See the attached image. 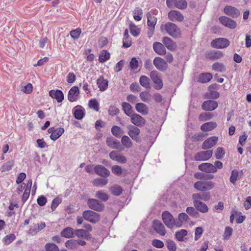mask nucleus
I'll return each mask as SVG.
<instances>
[{"mask_svg":"<svg viewBox=\"0 0 251 251\" xmlns=\"http://www.w3.org/2000/svg\"><path fill=\"white\" fill-rule=\"evenodd\" d=\"M161 29L164 30L170 36L174 38H179L181 35L180 29L174 23L168 22L161 26Z\"/></svg>","mask_w":251,"mask_h":251,"instance_id":"nucleus-1","label":"nucleus"},{"mask_svg":"<svg viewBox=\"0 0 251 251\" xmlns=\"http://www.w3.org/2000/svg\"><path fill=\"white\" fill-rule=\"evenodd\" d=\"M215 183L211 181H198L195 183L194 187L201 191H206L212 189L215 186Z\"/></svg>","mask_w":251,"mask_h":251,"instance_id":"nucleus-2","label":"nucleus"},{"mask_svg":"<svg viewBox=\"0 0 251 251\" xmlns=\"http://www.w3.org/2000/svg\"><path fill=\"white\" fill-rule=\"evenodd\" d=\"M82 216L86 220L93 224L98 223L100 219V214L90 210L84 211Z\"/></svg>","mask_w":251,"mask_h":251,"instance_id":"nucleus-3","label":"nucleus"},{"mask_svg":"<svg viewBox=\"0 0 251 251\" xmlns=\"http://www.w3.org/2000/svg\"><path fill=\"white\" fill-rule=\"evenodd\" d=\"M87 203L90 209L95 211L101 212L104 209V205L96 199H88Z\"/></svg>","mask_w":251,"mask_h":251,"instance_id":"nucleus-4","label":"nucleus"},{"mask_svg":"<svg viewBox=\"0 0 251 251\" xmlns=\"http://www.w3.org/2000/svg\"><path fill=\"white\" fill-rule=\"evenodd\" d=\"M162 218L164 224L169 228H172L175 225V220L173 215L168 211L162 214Z\"/></svg>","mask_w":251,"mask_h":251,"instance_id":"nucleus-5","label":"nucleus"},{"mask_svg":"<svg viewBox=\"0 0 251 251\" xmlns=\"http://www.w3.org/2000/svg\"><path fill=\"white\" fill-rule=\"evenodd\" d=\"M229 41L225 38H219L213 40L211 43V46L216 49H224L229 45Z\"/></svg>","mask_w":251,"mask_h":251,"instance_id":"nucleus-6","label":"nucleus"},{"mask_svg":"<svg viewBox=\"0 0 251 251\" xmlns=\"http://www.w3.org/2000/svg\"><path fill=\"white\" fill-rule=\"evenodd\" d=\"M153 65L155 68L161 72L165 71L168 68L166 61L159 57H156L153 60Z\"/></svg>","mask_w":251,"mask_h":251,"instance_id":"nucleus-7","label":"nucleus"},{"mask_svg":"<svg viewBox=\"0 0 251 251\" xmlns=\"http://www.w3.org/2000/svg\"><path fill=\"white\" fill-rule=\"evenodd\" d=\"M212 151L207 150L206 151H201L197 152L194 156V159L196 161H204L207 160L212 155Z\"/></svg>","mask_w":251,"mask_h":251,"instance_id":"nucleus-8","label":"nucleus"},{"mask_svg":"<svg viewBox=\"0 0 251 251\" xmlns=\"http://www.w3.org/2000/svg\"><path fill=\"white\" fill-rule=\"evenodd\" d=\"M150 76L152 81L156 84L155 88L157 90L161 89L163 87V82L157 71H151Z\"/></svg>","mask_w":251,"mask_h":251,"instance_id":"nucleus-9","label":"nucleus"},{"mask_svg":"<svg viewBox=\"0 0 251 251\" xmlns=\"http://www.w3.org/2000/svg\"><path fill=\"white\" fill-rule=\"evenodd\" d=\"M109 157L112 160L120 163L125 164L127 162L126 157L117 151H113L109 153Z\"/></svg>","mask_w":251,"mask_h":251,"instance_id":"nucleus-10","label":"nucleus"},{"mask_svg":"<svg viewBox=\"0 0 251 251\" xmlns=\"http://www.w3.org/2000/svg\"><path fill=\"white\" fill-rule=\"evenodd\" d=\"M130 117L131 122L137 126L142 127L146 123L145 119L138 114L134 113Z\"/></svg>","mask_w":251,"mask_h":251,"instance_id":"nucleus-11","label":"nucleus"},{"mask_svg":"<svg viewBox=\"0 0 251 251\" xmlns=\"http://www.w3.org/2000/svg\"><path fill=\"white\" fill-rule=\"evenodd\" d=\"M219 20L221 24L228 28L234 29L236 26V22L227 17L221 16L219 18Z\"/></svg>","mask_w":251,"mask_h":251,"instance_id":"nucleus-12","label":"nucleus"},{"mask_svg":"<svg viewBox=\"0 0 251 251\" xmlns=\"http://www.w3.org/2000/svg\"><path fill=\"white\" fill-rule=\"evenodd\" d=\"M218 106V103L216 101L207 100L203 102L201 108L203 110L212 111L216 109Z\"/></svg>","mask_w":251,"mask_h":251,"instance_id":"nucleus-13","label":"nucleus"},{"mask_svg":"<svg viewBox=\"0 0 251 251\" xmlns=\"http://www.w3.org/2000/svg\"><path fill=\"white\" fill-rule=\"evenodd\" d=\"M218 85L216 83L211 84L208 87V92L207 93V98L210 99H216L220 96V94L217 92Z\"/></svg>","mask_w":251,"mask_h":251,"instance_id":"nucleus-14","label":"nucleus"},{"mask_svg":"<svg viewBox=\"0 0 251 251\" xmlns=\"http://www.w3.org/2000/svg\"><path fill=\"white\" fill-rule=\"evenodd\" d=\"M169 19L172 22H182L184 20V16L178 11L172 10L168 14Z\"/></svg>","mask_w":251,"mask_h":251,"instance_id":"nucleus-15","label":"nucleus"},{"mask_svg":"<svg viewBox=\"0 0 251 251\" xmlns=\"http://www.w3.org/2000/svg\"><path fill=\"white\" fill-rule=\"evenodd\" d=\"M162 42L165 47L170 51H175L177 49V45L171 38L168 37H164L162 39Z\"/></svg>","mask_w":251,"mask_h":251,"instance_id":"nucleus-16","label":"nucleus"},{"mask_svg":"<svg viewBox=\"0 0 251 251\" xmlns=\"http://www.w3.org/2000/svg\"><path fill=\"white\" fill-rule=\"evenodd\" d=\"M127 128L129 129L128 134L129 136L133 140H135L136 142H139L140 141V138L138 137V135L140 133V129L133 126H129L127 127Z\"/></svg>","mask_w":251,"mask_h":251,"instance_id":"nucleus-17","label":"nucleus"},{"mask_svg":"<svg viewBox=\"0 0 251 251\" xmlns=\"http://www.w3.org/2000/svg\"><path fill=\"white\" fill-rule=\"evenodd\" d=\"M79 94V90L77 86L72 87L69 91L68 94V99L70 102L76 101Z\"/></svg>","mask_w":251,"mask_h":251,"instance_id":"nucleus-18","label":"nucleus"},{"mask_svg":"<svg viewBox=\"0 0 251 251\" xmlns=\"http://www.w3.org/2000/svg\"><path fill=\"white\" fill-rule=\"evenodd\" d=\"M154 230L160 235L164 236L166 233L165 227L163 224L159 220H154L153 222Z\"/></svg>","mask_w":251,"mask_h":251,"instance_id":"nucleus-19","label":"nucleus"},{"mask_svg":"<svg viewBox=\"0 0 251 251\" xmlns=\"http://www.w3.org/2000/svg\"><path fill=\"white\" fill-rule=\"evenodd\" d=\"M94 171L98 175L103 177H107L110 174V171L101 165H96L94 168Z\"/></svg>","mask_w":251,"mask_h":251,"instance_id":"nucleus-20","label":"nucleus"},{"mask_svg":"<svg viewBox=\"0 0 251 251\" xmlns=\"http://www.w3.org/2000/svg\"><path fill=\"white\" fill-rule=\"evenodd\" d=\"M225 13L233 18H237L240 15V12L236 8L231 6H226L224 9Z\"/></svg>","mask_w":251,"mask_h":251,"instance_id":"nucleus-21","label":"nucleus"},{"mask_svg":"<svg viewBox=\"0 0 251 251\" xmlns=\"http://www.w3.org/2000/svg\"><path fill=\"white\" fill-rule=\"evenodd\" d=\"M46 226V224L42 222L39 224H33L28 231V233L31 235H36L40 230L44 228Z\"/></svg>","mask_w":251,"mask_h":251,"instance_id":"nucleus-22","label":"nucleus"},{"mask_svg":"<svg viewBox=\"0 0 251 251\" xmlns=\"http://www.w3.org/2000/svg\"><path fill=\"white\" fill-rule=\"evenodd\" d=\"M199 169L206 173H215L217 171L216 167L209 163H203L199 165Z\"/></svg>","mask_w":251,"mask_h":251,"instance_id":"nucleus-23","label":"nucleus"},{"mask_svg":"<svg viewBox=\"0 0 251 251\" xmlns=\"http://www.w3.org/2000/svg\"><path fill=\"white\" fill-rule=\"evenodd\" d=\"M218 140V137L216 136H212L208 138L202 143V148L204 150H206L212 148L216 145Z\"/></svg>","mask_w":251,"mask_h":251,"instance_id":"nucleus-24","label":"nucleus"},{"mask_svg":"<svg viewBox=\"0 0 251 251\" xmlns=\"http://www.w3.org/2000/svg\"><path fill=\"white\" fill-rule=\"evenodd\" d=\"M223 53L220 50H210L206 53L205 56L210 60H217L223 56Z\"/></svg>","mask_w":251,"mask_h":251,"instance_id":"nucleus-25","label":"nucleus"},{"mask_svg":"<svg viewBox=\"0 0 251 251\" xmlns=\"http://www.w3.org/2000/svg\"><path fill=\"white\" fill-rule=\"evenodd\" d=\"M107 146L112 149H119L120 143L112 136L107 137L106 140Z\"/></svg>","mask_w":251,"mask_h":251,"instance_id":"nucleus-26","label":"nucleus"},{"mask_svg":"<svg viewBox=\"0 0 251 251\" xmlns=\"http://www.w3.org/2000/svg\"><path fill=\"white\" fill-rule=\"evenodd\" d=\"M49 95L52 98L55 99L58 102H61L64 100V94L61 90H51L50 91Z\"/></svg>","mask_w":251,"mask_h":251,"instance_id":"nucleus-27","label":"nucleus"},{"mask_svg":"<svg viewBox=\"0 0 251 251\" xmlns=\"http://www.w3.org/2000/svg\"><path fill=\"white\" fill-rule=\"evenodd\" d=\"M193 201H199V200L204 201H207L210 199V195L209 192H203L201 193H194L192 195Z\"/></svg>","mask_w":251,"mask_h":251,"instance_id":"nucleus-28","label":"nucleus"},{"mask_svg":"<svg viewBox=\"0 0 251 251\" xmlns=\"http://www.w3.org/2000/svg\"><path fill=\"white\" fill-rule=\"evenodd\" d=\"M73 111L74 117L77 120H81L84 116V109L80 105L75 106Z\"/></svg>","mask_w":251,"mask_h":251,"instance_id":"nucleus-29","label":"nucleus"},{"mask_svg":"<svg viewBox=\"0 0 251 251\" xmlns=\"http://www.w3.org/2000/svg\"><path fill=\"white\" fill-rule=\"evenodd\" d=\"M193 204L196 209L201 213H206L208 211V207L204 202L200 201H193Z\"/></svg>","mask_w":251,"mask_h":251,"instance_id":"nucleus-30","label":"nucleus"},{"mask_svg":"<svg viewBox=\"0 0 251 251\" xmlns=\"http://www.w3.org/2000/svg\"><path fill=\"white\" fill-rule=\"evenodd\" d=\"M153 49L154 51L159 55H164L166 52L164 44L158 42H155L153 43Z\"/></svg>","mask_w":251,"mask_h":251,"instance_id":"nucleus-31","label":"nucleus"},{"mask_svg":"<svg viewBox=\"0 0 251 251\" xmlns=\"http://www.w3.org/2000/svg\"><path fill=\"white\" fill-rule=\"evenodd\" d=\"M135 109L136 111L143 115H146L149 113V108L146 104L141 102L136 104Z\"/></svg>","mask_w":251,"mask_h":251,"instance_id":"nucleus-32","label":"nucleus"},{"mask_svg":"<svg viewBox=\"0 0 251 251\" xmlns=\"http://www.w3.org/2000/svg\"><path fill=\"white\" fill-rule=\"evenodd\" d=\"M212 78V75L209 73H203L201 74L198 77V81L200 83H205L210 81Z\"/></svg>","mask_w":251,"mask_h":251,"instance_id":"nucleus-33","label":"nucleus"},{"mask_svg":"<svg viewBox=\"0 0 251 251\" xmlns=\"http://www.w3.org/2000/svg\"><path fill=\"white\" fill-rule=\"evenodd\" d=\"M217 126V124L216 122H210L202 125L201 129L203 131H209L215 128Z\"/></svg>","mask_w":251,"mask_h":251,"instance_id":"nucleus-34","label":"nucleus"},{"mask_svg":"<svg viewBox=\"0 0 251 251\" xmlns=\"http://www.w3.org/2000/svg\"><path fill=\"white\" fill-rule=\"evenodd\" d=\"M74 230L73 228L67 227L63 229L61 232L62 237L66 238H71L74 237Z\"/></svg>","mask_w":251,"mask_h":251,"instance_id":"nucleus-35","label":"nucleus"},{"mask_svg":"<svg viewBox=\"0 0 251 251\" xmlns=\"http://www.w3.org/2000/svg\"><path fill=\"white\" fill-rule=\"evenodd\" d=\"M97 85L101 91H104L108 87V82L106 79H104L102 76L100 77L97 81Z\"/></svg>","mask_w":251,"mask_h":251,"instance_id":"nucleus-36","label":"nucleus"},{"mask_svg":"<svg viewBox=\"0 0 251 251\" xmlns=\"http://www.w3.org/2000/svg\"><path fill=\"white\" fill-rule=\"evenodd\" d=\"M122 109L125 113L127 116L130 117L133 113V110L131 105L126 102H123L122 103Z\"/></svg>","mask_w":251,"mask_h":251,"instance_id":"nucleus-37","label":"nucleus"},{"mask_svg":"<svg viewBox=\"0 0 251 251\" xmlns=\"http://www.w3.org/2000/svg\"><path fill=\"white\" fill-rule=\"evenodd\" d=\"M64 132V129L62 127L55 128L54 133L50 134V138L53 140L55 141L58 139L62 134Z\"/></svg>","mask_w":251,"mask_h":251,"instance_id":"nucleus-38","label":"nucleus"},{"mask_svg":"<svg viewBox=\"0 0 251 251\" xmlns=\"http://www.w3.org/2000/svg\"><path fill=\"white\" fill-rule=\"evenodd\" d=\"M112 172L117 176H126V173L124 172H126V170H123L122 167L119 165H114L111 168Z\"/></svg>","mask_w":251,"mask_h":251,"instance_id":"nucleus-39","label":"nucleus"},{"mask_svg":"<svg viewBox=\"0 0 251 251\" xmlns=\"http://www.w3.org/2000/svg\"><path fill=\"white\" fill-rule=\"evenodd\" d=\"M74 234L79 238L89 239L90 235L85 230L82 229H76L74 230Z\"/></svg>","mask_w":251,"mask_h":251,"instance_id":"nucleus-40","label":"nucleus"},{"mask_svg":"<svg viewBox=\"0 0 251 251\" xmlns=\"http://www.w3.org/2000/svg\"><path fill=\"white\" fill-rule=\"evenodd\" d=\"M108 180L107 178H97L93 181L94 186L97 187H102L108 183Z\"/></svg>","mask_w":251,"mask_h":251,"instance_id":"nucleus-41","label":"nucleus"},{"mask_svg":"<svg viewBox=\"0 0 251 251\" xmlns=\"http://www.w3.org/2000/svg\"><path fill=\"white\" fill-rule=\"evenodd\" d=\"M212 68L215 71L219 72H224L226 70L225 65L220 62L214 63L212 66Z\"/></svg>","mask_w":251,"mask_h":251,"instance_id":"nucleus-42","label":"nucleus"},{"mask_svg":"<svg viewBox=\"0 0 251 251\" xmlns=\"http://www.w3.org/2000/svg\"><path fill=\"white\" fill-rule=\"evenodd\" d=\"M110 57V53L106 50H102L99 55V60L100 63H104Z\"/></svg>","mask_w":251,"mask_h":251,"instance_id":"nucleus-43","label":"nucleus"},{"mask_svg":"<svg viewBox=\"0 0 251 251\" xmlns=\"http://www.w3.org/2000/svg\"><path fill=\"white\" fill-rule=\"evenodd\" d=\"M147 16L148 18L147 24L148 26L151 27H155V25L157 22L156 18L153 16L150 13H148Z\"/></svg>","mask_w":251,"mask_h":251,"instance_id":"nucleus-44","label":"nucleus"},{"mask_svg":"<svg viewBox=\"0 0 251 251\" xmlns=\"http://www.w3.org/2000/svg\"><path fill=\"white\" fill-rule=\"evenodd\" d=\"M95 197L102 201H106L109 199V196L102 191H98L96 193Z\"/></svg>","mask_w":251,"mask_h":251,"instance_id":"nucleus-45","label":"nucleus"},{"mask_svg":"<svg viewBox=\"0 0 251 251\" xmlns=\"http://www.w3.org/2000/svg\"><path fill=\"white\" fill-rule=\"evenodd\" d=\"M214 116V115L211 113L203 112L200 115L199 120L200 121L204 122L211 120Z\"/></svg>","mask_w":251,"mask_h":251,"instance_id":"nucleus-46","label":"nucleus"},{"mask_svg":"<svg viewBox=\"0 0 251 251\" xmlns=\"http://www.w3.org/2000/svg\"><path fill=\"white\" fill-rule=\"evenodd\" d=\"M122 145L126 148H130L132 146V143L129 137L124 135L121 139Z\"/></svg>","mask_w":251,"mask_h":251,"instance_id":"nucleus-47","label":"nucleus"},{"mask_svg":"<svg viewBox=\"0 0 251 251\" xmlns=\"http://www.w3.org/2000/svg\"><path fill=\"white\" fill-rule=\"evenodd\" d=\"M110 190L113 195L116 196H120L123 192L122 188L118 185L111 186L110 188Z\"/></svg>","mask_w":251,"mask_h":251,"instance_id":"nucleus-48","label":"nucleus"},{"mask_svg":"<svg viewBox=\"0 0 251 251\" xmlns=\"http://www.w3.org/2000/svg\"><path fill=\"white\" fill-rule=\"evenodd\" d=\"M65 246L70 250H76L77 248V242L76 240H69L66 242Z\"/></svg>","mask_w":251,"mask_h":251,"instance_id":"nucleus-49","label":"nucleus"},{"mask_svg":"<svg viewBox=\"0 0 251 251\" xmlns=\"http://www.w3.org/2000/svg\"><path fill=\"white\" fill-rule=\"evenodd\" d=\"M111 132L114 136L119 138L121 136L122 134L123 133V130L120 127L114 126L111 128Z\"/></svg>","mask_w":251,"mask_h":251,"instance_id":"nucleus-50","label":"nucleus"},{"mask_svg":"<svg viewBox=\"0 0 251 251\" xmlns=\"http://www.w3.org/2000/svg\"><path fill=\"white\" fill-rule=\"evenodd\" d=\"M140 84L143 87L146 88H149L150 86V79L145 75H142L140 77L139 79Z\"/></svg>","mask_w":251,"mask_h":251,"instance_id":"nucleus-51","label":"nucleus"},{"mask_svg":"<svg viewBox=\"0 0 251 251\" xmlns=\"http://www.w3.org/2000/svg\"><path fill=\"white\" fill-rule=\"evenodd\" d=\"M14 164V161L13 160H9L4 163L0 168V170L1 172H6L9 171L11 170L12 167L13 166Z\"/></svg>","mask_w":251,"mask_h":251,"instance_id":"nucleus-52","label":"nucleus"},{"mask_svg":"<svg viewBox=\"0 0 251 251\" xmlns=\"http://www.w3.org/2000/svg\"><path fill=\"white\" fill-rule=\"evenodd\" d=\"M187 234V231L185 229H181L176 233V237L179 241H183L184 237Z\"/></svg>","mask_w":251,"mask_h":251,"instance_id":"nucleus-53","label":"nucleus"},{"mask_svg":"<svg viewBox=\"0 0 251 251\" xmlns=\"http://www.w3.org/2000/svg\"><path fill=\"white\" fill-rule=\"evenodd\" d=\"M46 251H59L58 247L52 243H48L45 245Z\"/></svg>","mask_w":251,"mask_h":251,"instance_id":"nucleus-54","label":"nucleus"},{"mask_svg":"<svg viewBox=\"0 0 251 251\" xmlns=\"http://www.w3.org/2000/svg\"><path fill=\"white\" fill-rule=\"evenodd\" d=\"M239 172L235 170L232 171L229 180L230 182L235 184L236 181L240 178L239 176Z\"/></svg>","mask_w":251,"mask_h":251,"instance_id":"nucleus-55","label":"nucleus"},{"mask_svg":"<svg viewBox=\"0 0 251 251\" xmlns=\"http://www.w3.org/2000/svg\"><path fill=\"white\" fill-rule=\"evenodd\" d=\"M176 3L175 7L178 9L183 10L186 9L187 7L188 4L185 0H176Z\"/></svg>","mask_w":251,"mask_h":251,"instance_id":"nucleus-56","label":"nucleus"},{"mask_svg":"<svg viewBox=\"0 0 251 251\" xmlns=\"http://www.w3.org/2000/svg\"><path fill=\"white\" fill-rule=\"evenodd\" d=\"M134 19L137 21H139L142 18V11L139 7H137L134 10Z\"/></svg>","mask_w":251,"mask_h":251,"instance_id":"nucleus-57","label":"nucleus"},{"mask_svg":"<svg viewBox=\"0 0 251 251\" xmlns=\"http://www.w3.org/2000/svg\"><path fill=\"white\" fill-rule=\"evenodd\" d=\"M186 212L191 216L198 218L199 216V212L193 207H188L186 210Z\"/></svg>","mask_w":251,"mask_h":251,"instance_id":"nucleus-58","label":"nucleus"},{"mask_svg":"<svg viewBox=\"0 0 251 251\" xmlns=\"http://www.w3.org/2000/svg\"><path fill=\"white\" fill-rule=\"evenodd\" d=\"M16 238V236L13 234H9L5 236L3 239V242L5 245L10 244Z\"/></svg>","mask_w":251,"mask_h":251,"instance_id":"nucleus-59","label":"nucleus"},{"mask_svg":"<svg viewBox=\"0 0 251 251\" xmlns=\"http://www.w3.org/2000/svg\"><path fill=\"white\" fill-rule=\"evenodd\" d=\"M81 32V29L80 28H77L75 29L71 30L70 34L72 38L74 39H77L79 37Z\"/></svg>","mask_w":251,"mask_h":251,"instance_id":"nucleus-60","label":"nucleus"},{"mask_svg":"<svg viewBox=\"0 0 251 251\" xmlns=\"http://www.w3.org/2000/svg\"><path fill=\"white\" fill-rule=\"evenodd\" d=\"M129 28L130 33L133 36H137L140 34V29L135 25L131 24Z\"/></svg>","mask_w":251,"mask_h":251,"instance_id":"nucleus-61","label":"nucleus"},{"mask_svg":"<svg viewBox=\"0 0 251 251\" xmlns=\"http://www.w3.org/2000/svg\"><path fill=\"white\" fill-rule=\"evenodd\" d=\"M89 106L96 111H99V103L95 99H91L89 100Z\"/></svg>","mask_w":251,"mask_h":251,"instance_id":"nucleus-62","label":"nucleus"},{"mask_svg":"<svg viewBox=\"0 0 251 251\" xmlns=\"http://www.w3.org/2000/svg\"><path fill=\"white\" fill-rule=\"evenodd\" d=\"M224 155L225 151L223 148L222 147H218L216 150L215 154L216 158L218 159H222L224 157Z\"/></svg>","mask_w":251,"mask_h":251,"instance_id":"nucleus-63","label":"nucleus"},{"mask_svg":"<svg viewBox=\"0 0 251 251\" xmlns=\"http://www.w3.org/2000/svg\"><path fill=\"white\" fill-rule=\"evenodd\" d=\"M62 200L59 197L55 198L52 201L51 208L52 211H54L57 206L61 202Z\"/></svg>","mask_w":251,"mask_h":251,"instance_id":"nucleus-64","label":"nucleus"}]
</instances>
